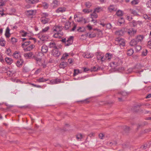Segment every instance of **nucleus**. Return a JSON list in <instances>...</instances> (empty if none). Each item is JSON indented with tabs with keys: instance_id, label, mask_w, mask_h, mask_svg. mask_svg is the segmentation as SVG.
Returning a JSON list of instances; mask_svg holds the SVG:
<instances>
[{
	"instance_id": "obj_42",
	"label": "nucleus",
	"mask_w": 151,
	"mask_h": 151,
	"mask_svg": "<svg viewBox=\"0 0 151 151\" xmlns=\"http://www.w3.org/2000/svg\"><path fill=\"white\" fill-rule=\"evenodd\" d=\"M116 14L118 16H122L123 14V12L121 10H118L116 12Z\"/></svg>"
},
{
	"instance_id": "obj_11",
	"label": "nucleus",
	"mask_w": 151,
	"mask_h": 151,
	"mask_svg": "<svg viewBox=\"0 0 151 151\" xmlns=\"http://www.w3.org/2000/svg\"><path fill=\"white\" fill-rule=\"evenodd\" d=\"M112 56V55L110 53H107L104 56V58L105 59V62H106L107 61H110L111 58Z\"/></svg>"
},
{
	"instance_id": "obj_13",
	"label": "nucleus",
	"mask_w": 151,
	"mask_h": 151,
	"mask_svg": "<svg viewBox=\"0 0 151 151\" xmlns=\"http://www.w3.org/2000/svg\"><path fill=\"white\" fill-rule=\"evenodd\" d=\"M62 27L59 26H57L54 27L53 28V31H55L57 32H60L62 30Z\"/></svg>"
},
{
	"instance_id": "obj_63",
	"label": "nucleus",
	"mask_w": 151,
	"mask_h": 151,
	"mask_svg": "<svg viewBox=\"0 0 151 151\" xmlns=\"http://www.w3.org/2000/svg\"><path fill=\"white\" fill-rule=\"evenodd\" d=\"M99 137L101 139H103L104 137V135L102 133H100L99 134Z\"/></svg>"
},
{
	"instance_id": "obj_47",
	"label": "nucleus",
	"mask_w": 151,
	"mask_h": 151,
	"mask_svg": "<svg viewBox=\"0 0 151 151\" xmlns=\"http://www.w3.org/2000/svg\"><path fill=\"white\" fill-rule=\"evenodd\" d=\"M8 0H0V6L4 5L6 2Z\"/></svg>"
},
{
	"instance_id": "obj_61",
	"label": "nucleus",
	"mask_w": 151,
	"mask_h": 151,
	"mask_svg": "<svg viewBox=\"0 0 151 151\" xmlns=\"http://www.w3.org/2000/svg\"><path fill=\"white\" fill-rule=\"evenodd\" d=\"M147 6L148 7L151 8V0L148 1L147 3Z\"/></svg>"
},
{
	"instance_id": "obj_45",
	"label": "nucleus",
	"mask_w": 151,
	"mask_h": 151,
	"mask_svg": "<svg viewBox=\"0 0 151 151\" xmlns=\"http://www.w3.org/2000/svg\"><path fill=\"white\" fill-rule=\"evenodd\" d=\"M135 46V50L136 52H138L141 49V47L140 45H136Z\"/></svg>"
},
{
	"instance_id": "obj_21",
	"label": "nucleus",
	"mask_w": 151,
	"mask_h": 151,
	"mask_svg": "<svg viewBox=\"0 0 151 151\" xmlns=\"http://www.w3.org/2000/svg\"><path fill=\"white\" fill-rule=\"evenodd\" d=\"M34 47L35 45L33 44H32L28 46L26 48H24V50L25 51H30L32 50Z\"/></svg>"
},
{
	"instance_id": "obj_12",
	"label": "nucleus",
	"mask_w": 151,
	"mask_h": 151,
	"mask_svg": "<svg viewBox=\"0 0 151 151\" xmlns=\"http://www.w3.org/2000/svg\"><path fill=\"white\" fill-rule=\"evenodd\" d=\"M33 53L32 52L25 53L24 54V56L26 59H31L33 58Z\"/></svg>"
},
{
	"instance_id": "obj_15",
	"label": "nucleus",
	"mask_w": 151,
	"mask_h": 151,
	"mask_svg": "<svg viewBox=\"0 0 151 151\" xmlns=\"http://www.w3.org/2000/svg\"><path fill=\"white\" fill-rule=\"evenodd\" d=\"M131 23H132V24L134 27H137L138 24H139L140 26L142 23V22L140 21H136L135 20L132 21Z\"/></svg>"
},
{
	"instance_id": "obj_32",
	"label": "nucleus",
	"mask_w": 151,
	"mask_h": 151,
	"mask_svg": "<svg viewBox=\"0 0 151 151\" xmlns=\"http://www.w3.org/2000/svg\"><path fill=\"white\" fill-rule=\"evenodd\" d=\"M52 83L53 84H57L61 82V80L59 78H56L52 81Z\"/></svg>"
},
{
	"instance_id": "obj_3",
	"label": "nucleus",
	"mask_w": 151,
	"mask_h": 151,
	"mask_svg": "<svg viewBox=\"0 0 151 151\" xmlns=\"http://www.w3.org/2000/svg\"><path fill=\"white\" fill-rule=\"evenodd\" d=\"M112 64L114 65V67H116L121 65L122 64V62L121 60L117 58L112 63Z\"/></svg>"
},
{
	"instance_id": "obj_60",
	"label": "nucleus",
	"mask_w": 151,
	"mask_h": 151,
	"mask_svg": "<svg viewBox=\"0 0 151 151\" xmlns=\"http://www.w3.org/2000/svg\"><path fill=\"white\" fill-rule=\"evenodd\" d=\"M106 25V27L108 29H110L112 27L110 23L107 24Z\"/></svg>"
},
{
	"instance_id": "obj_46",
	"label": "nucleus",
	"mask_w": 151,
	"mask_h": 151,
	"mask_svg": "<svg viewBox=\"0 0 151 151\" xmlns=\"http://www.w3.org/2000/svg\"><path fill=\"white\" fill-rule=\"evenodd\" d=\"M22 36L23 37L26 36L27 34H28L27 32L24 31V30H22L20 31Z\"/></svg>"
},
{
	"instance_id": "obj_53",
	"label": "nucleus",
	"mask_w": 151,
	"mask_h": 151,
	"mask_svg": "<svg viewBox=\"0 0 151 151\" xmlns=\"http://www.w3.org/2000/svg\"><path fill=\"white\" fill-rule=\"evenodd\" d=\"M98 60H100L102 63L105 62V59L104 54Z\"/></svg>"
},
{
	"instance_id": "obj_10",
	"label": "nucleus",
	"mask_w": 151,
	"mask_h": 151,
	"mask_svg": "<svg viewBox=\"0 0 151 151\" xmlns=\"http://www.w3.org/2000/svg\"><path fill=\"white\" fill-rule=\"evenodd\" d=\"M59 4V1L57 0H54L51 4V6L53 8L57 7Z\"/></svg>"
},
{
	"instance_id": "obj_29",
	"label": "nucleus",
	"mask_w": 151,
	"mask_h": 151,
	"mask_svg": "<svg viewBox=\"0 0 151 151\" xmlns=\"http://www.w3.org/2000/svg\"><path fill=\"white\" fill-rule=\"evenodd\" d=\"M104 54L101 52H98L96 53L97 60H98Z\"/></svg>"
},
{
	"instance_id": "obj_5",
	"label": "nucleus",
	"mask_w": 151,
	"mask_h": 151,
	"mask_svg": "<svg viewBox=\"0 0 151 151\" xmlns=\"http://www.w3.org/2000/svg\"><path fill=\"white\" fill-rule=\"evenodd\" d=\"M28 40H27V41L25 42L24 43L22 44V45L27 46L28 45L32 42L31 41H33L34 43H35L36 41V40L35 38H28Z\"/></svg>"
},
{
	"instance_id": "obj_2",
	"label": "nucleus",
	"mask_w": 151,
	"mask_h": 151,
	"mask_svg": "<svg viewBox=\"0 0 151 151\" xmlns=\"http://www.w3.org/2000/svg\"><path fill=\"white\" fill-rule=\"evenodd\" d=\"M115 43L120 46L124 47L125 45V41L124 39L119 37L116 38L115 39Z\"/></svg>"
},
{
	"instance_id": "obj_58",
	"label": "nucleus",
	"mask_w": 151,
	"mask_h": 151,
	"mask_svg": "<svg viewBox=\"0 0 151 151\" xmlns=\"http://www.w3.org/2000/svg\"><path fill=\"white\" fill-rule=\"evenodd\" d=\"M49 29V27H47L42 29V32H45L47 31Z\"/></svg>"
},
{
	"instance_id": "obj_14",
	"label": "nucleus",
	"mask_w": 151,
	"mask_h": 151,
	"mask_svg": "<svg viewBox=\"0 0 151 151\" xmlns=\"http://www.w3.org/2000/svg\"><path fill=\"white\" fill-rule=\"evenodd\" d=\"M138 43L137 42L135 38L132 39L130 42V45L132 46H136Z\"/></svg>"
},
{
	"instance_id": "obj_1",
	"label": "nucleus",
	"mask_w": 151,
	"mask_h": 151,
	"mask_svg": "<svg viewBox=\"0 0 151 151\" xmlns=\"http://www.w3.org/2000/svg\"><path fill=\"white\" fill-rule=\"evenodd\" d=\"M129 94V93L126 92L125 91H121L119 92L116 94L117 96L118 97V99L119 101H123L124 100L123 97L127 96Z\"/></svg>"
},
{
	"instance_id": "obj_7",
	"label": "nucleus",
	"mask_w": 151,
	"mask_h": 151,
	"mask_svg": "<svg viewBox=\"0 0 151 151\" xmlns=\"http://www.w3.org/2000/svg\"><path fill=\"white\" fill-rule=\"evenodd\" d=\"M144 39V37L142 35H138L137 36L135 39L138 43L142 42Z\"/></svg>"
},
{
	"instance_id": "obj_38",
	"label": "nucleus",
	"mask_w": 151,
	"mask_h": 151,
	"mask_svg": "<svg viewBox=\"0 0 151 151\" xmlns=\"http://www.w3.org/2000/svg\"><path fill=\"white\" fill-rule=\"evenodd\" d=\"M84 136L81 134H78L76 135V138L78 140H81L83 137Z\"/></svg>"
},
{
	"instance_id": "obj_23",
	"label": "nucleus",
	"mask_w": 151,
	"mask_h": 151,
	"mask_svg": "<svg viewBox=\"0 0 151 151\" xmlns=\"http://www.w3.org/2000/svg\"><path fill=\"white\" fill-rule=\"evenodd\" d=\"M13 56L16 58H18L20 57V53L19 52L15 51L13 53Z\"/></svg>"
},
{
	"instance_id": "obj_18",
	"label": "nucleus",
	"mask_w": 151,
	"mask_h": 151,
	"mask_svg": "<svg viewBox=\"0 0 151 151\" xmlns=\"http://www.w3.org/2000/svg\"><path fill=\"white\" fill-rule=\"evenodd\" d=\"M48 51V47L44 45L42 47L41 51L43 53H46Z\"/></svg>"
},
{
	"instance_id": "obj_54",
	"label": "nucleus",
	"mask_w": 151,
	"mask_h": 151,
	"mask_svg": "<svg viewBox=\"0 0 151 151\" xmlns=\"http://www.w3.org/2000/svg\"><path fill=\"white\" fill-rule=\"evenodd\" d=\"M42 6H43L45 9H46L48 8V5L46 2H43L42 4Z\"/></svg>"
},
{
	"instance_id": "obj_30",
	"label": "nucleus",
	"mask_w": 151,
	"mask_h": 151,
	"mask_svg": "<svg viewBox=\"0 0 151 151\" xmlns=\"http://www.w3.org/2000/svg\"><path fill=\"white\" fill-rule=\"evenodd\" d=\"M29 4H35L39 2V0H26Z\"/></svg>"
},
{
	"instance_id": "obj_62",
	"label": "nucleus",
	"mask_w": 151,
	"mask_h": 151,
	"mask_svg": "<svg viewBox=\"0 0 151 151\" xmlns=\"http://www.w3.org/2000/svg\"><path fill=\"white\" fill-rule=\"evenodd\" d=\"M61 41L65 43V45L66 46V44H67V40L65 38L61 40Z\"/></svg>"
},
{
	"instance_id": "obj_36",
	"label": "nucleus",
	"mask_w": 151,
	"mask_h": 151,
	"mask_svg": "<svg viewBox=\"0 0 151 151\" xmlns=\"http://www.w3.org/2000/svg\"><path fill=\"white\" fill-rule=\"evenodd\" d=\"M23 63V61L22 60H18L16 63V65L17 67H19L22 65Z\"/></svg>"
},
{
	"instance_id": "obj_16",
	"label": "nucleus",
	"mask_w": 151,
	"mask_h": 151,
	"mask_svg": "<svg viewBox=\"0 0 151 151\" xmlns=\"http://www.w3.org/2000/svg\"><path fill=\"white\" fill-rule=\"evenodd\" d=\"M109 11L110 12L114 11L116 10L117 8L114 5H110L108 8Z\"/></svg>"
},
{
	"instance_id": "obj_39",
	"label": "nucleus",
	"mask_w": 151,
	"mask_h": 151,
	"mask_svg": "<svg viewBox=\"0 0 151 151\" xmlns=\"http://www.w3.org/2000/svg\"><path fill=\"white\" fill-rule=\"evenodd\" d=\"M115 34L117 35H122L123 34V31L122 30H119L115 32Z\"/></svg>"
},
{
	"instance_id": "obj_24",
	"label": "nucleus",
	"mask_w": 151,
	"mask_h": 151,
	"mask_svg": "<svg viewBox=\"0 0 151 151\" xmlns=\"http://www.w3.org/2000/svg\"><path fill=\"white\" fill-rule=\"evenodd\" d=\"M5 60L6 62L9 65L11 64L13 62V60L11 58L6 57Z\"/></svg>"
},
{
	"instance_id": "obj_33",
	"label": "nucleus",
	"mask_w": 151,
	"mask_h": 151,
	"mask_svg": "<svg viewBox=\"0 0 151 151\" xmlns=\"http://www.w3.org/2000/svg\"><path fill=\"white\" fill-rule=\"evenodd\" d=\"M65 11V8H59L56 10L57 12L58 13L59 12L63 13Z\"/></svg>"
},
{
	"instance_id": "obj_8",
	"label": "nucleus",
	"mask_w": 151,
	"mask_h": 151,
	"mask_svg": "<svg viewBox=\"0 0 151 151\" xmlns=\"http://www.w3.org/2000/svg\"><path fill=\"white\" fill-rule=\"evenodd\" d=\"M74 37L73 36H70L68 38L67 40V44H66V46H69L71 45L73 42Z\"/></svg>"
},
{
	"instance_id": "obj_44",
	"label": "nucleus",
	"mask_w": 151,
	"mask_h": 151,
	"mask_svg": "<svg viewBox=\"0 0 151 151\" xmlns=\"http://www.w3.org/2000/svg\"><path fill=\"white\" fill-rule=\"evenodd\" d=\"M87 36H88V37L90 38H93L96 37V35L94 33H92L91 34H90L89 33L87 34Z\"/></svg>"
},
{
	"instance_id": "obj_51",
	"label": "nucleus",
	"mask_w": 151,
	"mask_h": 151,
	"mask_svg": "<svg viewBox=\"0 0 151 151\" xmlns=\"http://www.w3.org/2000/svg\"><path fill=\"white\" fill-rule=\"evenodd\" d=\"M102 10V8L101 7H98L96 8L94 10V12H96L98 13Z\"/></svg>"
},
{
	"instance_id": "obj_35",
	"label": "nucleus",
	"mask_w": 151,
	"mask_h": 151,
	"mask_svg": "<svg viewBox=\"0 0 151 151\" xmlns=\"http://www.w3.org/2000/svg\"><path fill=\"white\" fill-rule=\"evenodd\" d=\"M84 4L86 6V7L88 8H90V7L92 6V3L88 1L85 2Z\"/></svg>"
},
{
	"instance_id": "obj_49",
	"label": "nucleus",
	"mask_w": 151,
	"mask_h": 151,
	"mask_svg": "<svg viewBox=\"0 0 151 151\" xmlns=\"http://www.w3.org/2000/svg\"><path fill=\"white\" fill-rule=\"evenodd\" d=\"M79 73H80L79 70L74 69L73 76H75L76 75L78 74Z\"/></svg>"
},
{
	"instance_id": "obj_40",
	"label": "nucleus",
	"mask_w": 151,
	"mask_h": 151,
	"mask_svg": "<svg viewBox=\"0 0 151 151\" xmlns=\"http://www.w3.org/2000/svg\"><path fill=\"white\" fill-rule=\"evenodd\" d=\"M139 66V65H137L135 66L134 68H130L129 69H128V72H127V73H131L133 71L134 69H135L136 68H137Z\"/></svg>"
},
{
	"instance_id": "obj_27",
	"label": "nucleus",
	"mask_w": 151,
	"mask_h": 151,
	"mask_svg": "<svg viewBox=\"0 0 151 151\" xmlns=\"http://www.w3.org/2000/svg\"><path fill=\"white\" fill-rule=\"evenodd\" d=\"M6 43V42L4 40L2 37L0 38V45L2 47H4L5 46Z\"/></svg>"
},
{
	"instance_id": "obj_55",
	"label": "nucleus",
	"mask_w": 151,
	"mask_h": 151,
	"mask_svg": "<svg viewBox=\"0 0 151 151\" xmlns=\"http://www.w3.org/2000/svg\"><path fill=\"white\" fill-rule=\"evenodd\" d=\"M131 3L132 5H135L137 4L138 1V0H133L131 1Z\"/></svg>"
},
{
	"instance_id": "obj_41",
	"label": "nucleus",
	"mask_w": 151,
	"mask_h": 151,
	"mask_svg": "<svg viewBox=\"0 0 151 151\" xmlns=\"http://www.w3.org/2000/svg\"><path fill=\"white\" fill-rule=\"evenodd\" d=\"M133 50L132 49H130L127 51V54L129 56H131L133 54Z\"/></svg>"
},
{
	"instance_id": "obj_57",
	"label": "nucleus",
	"mask_w": 151,
	"mask_h": 151,
	"mask_svg": "<svg viewBox=\"0 0 151 151\" xmlns=\"http://www.w3.org/2000/svg\"><path fill=\"white\" fill-rule=\"evenodd\" d=\"M68 55L67 53H65V54H64L63 56L62 57L61 60H63L66 59L67 58V57L68 56Z\"/></svg>"
},
{
	"instance_id": "obj_43",
	"label": "nucleus",
	"mask_w": 151,
	"mask_h": 151,
	"mask_svg": "<svg viewBox=\"0 0 151 151\" xmlns=\"http://www.w3.org/2000/svg\"><path fill=\"white\" fill-rule=\"evenodd\" d=\"M93 54L87 53L85 55L84 58H89L93 57Z\"/></svg>"
},
{
	"instance_id": "obj_6",
	"label": "nucleus",
	"mask_w": 151,
	"mask_h": 151,
	"mask_svg": "<svg viewBox=\"0 0 151 151\" xmlns=\"http://www.w3.org/2000/svg\"><path fill=\"white\" fill-rule=\"evenodd\" d=\"M137 30L133 28L129 29L127 30V32L129 35L131 36H134L137 33Z\"/></svg>"
},
{
	"instance_id": "obj_50",
	"label": "nucleus",
	"mask_w": 151,
	"mask_h": 151,
	"mask_svg": "<svg viewBox=\"0 0 151 151\" xmlns=\"http://www.w3.org/2000/svg\"><path fill=\"white\" fill-rule=\"evenodd\" d=\"M124 19L122 18H121L118 20V22L120 24L124 23Z\"/></svg>"
},
{
	"instance_id": "obj_64",
	"label": "nucleus",
	"mask_w": 151,
	"mask_h": 151,
	"mask_svg": "<svg viewBox=\"0 0 151 151\" xmlns=\"http://www.w3.org/2000/svg\"><path fill=\"white\" fill-rule=\"evenodd\" d=\"M98 69V68L97 67L94 66L92 68V70L93 71H97Z\"/></svg>"
},
{
	"instance_id": "obj_31",
	"label": "nucleus",
	"mask_w": 151,
	"mask_h": 151,
	"mask_svg": "<svg viewBox=\"0 0 151 151\" xmlns=\"http://www.w3.org/2000/svg\"><path fill=\"white\" fill-rule=\"evenodd\" d=\"M48 80V79H44L43 77L37 79V81L38 82H44Z\"/></svg>"
},
{
	"instance_id": "obj_37",
	"label": "nucleus",
	"mask_w": 151,
	"mask_h": 151,
	"mask_svg": "<svg viewBox=\"0 0 151 151\" xmlns=\"http://www.w3.org/2000/svg\"><path fill=\"white\" fill-rule=\"evenodd\" d=\"M71 23L68 22H66L65 24V29L66 30L68 29L70 27Z\"/></svg>"
},
{
	"instance_id": "obj_28",
	"label": "nucleus",
	"mask_w": 151,
	"mask_h": 151,
	"mask_svg": "<svg viewBox=\"0 0 151 151\" xmlns=\"http://www.w3.org/2000/svg\"><path fill=\"white\" fill-rule=\"evenodd\" d=\"M10 29L9 27H7L5 33V36L7 38H9L10 36V34L9 33Z\"/></svg>"
},
{
	"instance_id": "obj_19",
	"label": "nucleus",
	"mask_w": 151,
	"mask_h": 151,
	"mask_svg": "<svg viewBox=\"0 0 151 151\" xmlns=\"http://www.w3.org/2000/svg\"><path fill=\"white\" fill-rule=\"evenodd\" d=\"M41 36L40 37V39L42 41H46L48 39V36L47 35H41Z\"/></svg>"
},
{
	"instance_id": "obj_4",
	"label": "nucleus",
	"mask_w": 151,
	"mask_h": 151,
	"mask_svg": "<svg viewBox=\"0 0 151 151\" xmlns=\"http://www.w3.org/2000/svg\"><path fill=\"white\" fill-rule=\"evenodd\" d=\"M36 13V10H29L27 11L25 13L29 17H32V16L35 14Z\"/></svg>"
},
{
	"instance_id": "obj_52",
	"label": "nucleus",
	"mask_w": 151,
	"mask_h": 151,
	"mask_svg": "<svg viewBox=\"0 0 151 151\" xmlns=\"http://www.w3.org/2000/svg\"><path fill=\"white\" fill-rule=\"evenodd\" d=\"M92 11V10H89L86 9H83V12L85 13H88L90 12H91Z\"/></svg>"
},
{
	"instance_id": "obj_34",
	"label": "nucleus",
	"mask_w": 151,
	"mask_h": 151,
	"mask_svg": "<svg viewBox=\"0 0 151 151\" xmlns=\"http://www.w3.org/2000/svg\"><path fill=\"white\" fill-rule=\"evenodd\" d=\"M117 144V142L115 141H113L111 142H108L107 143L108 145L110 146H115Z\"/></svg>"
},
{
	"instance_id": "obj_59",
	"label": "nucleus",
	"mask_w": 151,
	"mask_h": 151,
	"mask_svg": "<svg viewBox=\"0 0 151 151\" xmlns=\"http://www.w3.org/2000/svg\"><path fill=\"white\" fill-rule=\"evenodd\" d=\"M147 147V144H145L141 147V148L142 149L145 150L146 149Z\"/></svg>"
},
{
	"instance_id": "obj_20",
	"label": "nucleus",
	"mask_w": 151,
	"mask_h": 151,
	"mask_svg": "<svg viewBox=\"0 0 151 151\" xmlns=\"http://www.w3.org/2000/svg\"><path fill=\"white\" fill-rule=\"evenodd\" d=\"M67 63L66 62H62L60 64L59 66L60 68L64 69L67 65Z\"/></svg>"
},
{
	"instance_id": "obj_56",
	"label": "nucleus",
	"mask_w": 151,
	"mask_h": 151,
	"mask_svg": "<svg viewBox=\"0 0 151 151\" xmlns=\"http://www.w3.org/2000/svg\"><path fill=\"white\" fill-rule=\"evenodd\" d=\"M78 102H81L82 103H87L89 102V101L87 99H86L84 100L79 101H78Z\"/></svg>"
},
{
	"instance_id": "obj_48",
	"label": "nucleus",
	"mask_w": 151,
	"mask_h": 151,
	"mask_svg": "<svg viewBox=\"0 0 151 151\" xmlns=\"http://www.w3.org/2000/svg\"><path fill=\"white\" fill-rule=\"evenodd\" d=\"M130 12L132 14H133L134 15H138L137 12L135 10L130 9Z\"/></svg>"
},
{
	"instance_id": "obj_9",
	"label": "nucleus",
	"mask_w": 151,
	"mask_h": 151,
	"mask_svg": "<svg viewBox=\"0 0 151 151\" xmlns=\"http://www.w3.org/2000/svg\"><path fill=\"white\" fill-rule=\"evenodd\" d=\"M40 20L42 24H45L48 23L50 21V19L46 17H42L40 18Z\"/></svg>"
},
{
	"instance_id": "obj_22",
	"label": "nucleus",
	"mask_w": 151,
	"mask_h": 151,
	"mask_svg": "<svg viewBox=\"0 0 151 151\" xmlns=\"http://www.w3.org/2000/svg\"><path fill=\"white\" fill-rule=\"evenodd\" d=\"M63 35V34L62 33H60L59 32H57L55 33L53 35V37L55 38H60Z\"/></svg>"
},
{
	"instance_id": "obj_17",
	"label": "nucleus",
	"mask_w": 151,
	"mask_h": 151,
	"mask_svg": "<svg viewBox=\"0 0 151 151\" xmlns=\"http://www.w3.org/2000/svg\"><path fill=\"white\" fill-rule=\"evenodd\" d=\"M49 47L50 48H54L55 49H57V47L56 46V44L53 41H51L50 43Z\"/></svg>"
},
{
	"instance_id": "obj_26",
	"label": "nucleus",
	"mask_w": 151,
	"mask_h": 151,
	"mask_svg": "<svg viewBox=\"0 0 151 151\" xmlns=\"http://www.w3.org/2000/svg\"><path fill=\"white\" fill-rule=\"evenodd\" d=\"M91 18L92 19L91 20L92 22H93L94 20L93 18H96L98 16L96 14V12L94 11L91 14Z\"/></svg>"
},
{
	"instance_id": "obj_25",
	"label": "nucleus",
	"mask_w": 151,
	"mask_h": 151,
	"mask_svg": "<svg viewBox=\"0 0 151 151\" xmlns=\"http://www.w3.org/2000/svg\"><path fill=\"white\" fill-rule=\"evenodd\" d=\"M53 55L56 57H58L60 55V52L57 50L56 49L53 52Z\"/></svg>"
}]
</instances>
